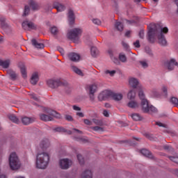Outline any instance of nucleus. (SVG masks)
Returning <instances> with one entry per match:
<instances>
[{"mask_svg": "<svg viewBox=\"0 0 178 178\" xmlns=\"http://www.w3.org/2000/svg\"><path fill=\"white\" fill-rule=\"evenodd\" d=\"M129 83L130 87H132V88H137V86L138 84H140V82L138 81V79L132 77L129 79Z\"/></svg>", "mask_w": 178, "mask_h": 178, "instance_id": "2eb2a0df", "label": "nucleus"}, {"mask_svg": "<svg viewBox=\"0 0 178 178\" xmlns=\"http://www.w3.org/2000/svg\"><path fill=\"white\" fill-rule=\"evenodd\" d=\"M74 111H81V108L77 106H73Z\"/></svg>", "mask_w": 178, "mask_h": 178, "instance_id": "0e129e2a", "label": "nucleus"}, {"mask_svg": "<svg viewBox=\"0 0 178 178\" xmlns=\"http://www.w3.org/2000/svg\"><path fill=\"white\" fill-rule=\"evenodd\" d=\"M54 9H56L58 12H63L65 9H66V7H65V5L59 3V2H55L54 3Z\"/></svg>", "mask_w": 178, "mask_h": 178, "instance_id": "dca6fc26", "label": "nucleus"}, {"mask_svg": "<svg viewBox=\"0 0 178 178\" xmlns=\"http://www.w3.org/2000/svg\"><path fill=\"white\" fill-rule=\"evenodd\" d=\"M115 27L118 31H123L124 26L122 22H115Z\"/></svg>", "mask_w": 178, "mask_h": 178, "instance_id": "473e14b6", "label": "nucleus"}, {"mask_svg": "<svg viewBox=\"0 0 178 178\" xmlns=\"http://www.w3.org/2000/svg\"><path fill=\"white\" fill-rule=\"evenodd\" d=\"M19 67H20L21 73L22 74V77L24 79H27V72L26 70V66L22 65Z\"/></svg>", "mask_w": 178, "mask_h": 178, "instance_id": "2f4dec72", "label": "nucleus"}, {"mask_svg": "<svg viewBox=\"0 0 178 178\" xmlns=\"http://www.w3.org/2000/svg\"><path fill=\"white\" fill-rule=\"evenodd\" d=\"M29 13H30V7L29 6H25L23 16H27V15H29Z\"/></svg>", "mask_w": 178, "mask_h": 178, "instance_id": "ea45409f", "label": "nucleus"}, {"mask_svg": "<svg viewBox=\"0 0 178 178\" xmlns=\"http://www.w3.org/2000/svg\"><path fill=\"white\" fill-rule=\"evenodd\" d=\"M9 75L12 80H16V77H17V75L13 71L10 72Z\"/></svg>", "mask_w": 178, "mask_h": 178, "instance_id": "58836bf2", "label": "nucleus"}, {"mask_svg": "<svg viewBox=\"0 0 178 178\" xmlns=\"http://www.w3.org/2000/svg\"><path fill=\"white\" fill-rule=\"evenodd\" d=\"M166 66L168 70H173V69H175V66L178 67V63L176 62V60L172 58L169 62L167 63Z\"/></svg>", "mask_w": 178, "mask_h": 178, "instance_id": "4468645a", "label": "nucleus"}, {"mask_svg": "<svg viewBox=\"0 0 178 178\" xmlns=\"http://www.w3.org/2000/svg\"><path fill=\"white\" fill-rule=\"evenodd\" d=\"M80 54L74 52H71L68 54V58L70 60H72V62H79L80 60Z\"/></svg>", "mask_w": 178, "mask_h": 178, "instance_id": "9b49d317", "label": "nucleus"}, {"mask_svg": "<svg viewBox=\"0 0 178 178\" xmlns=\"http://www.w3.org/2000/svg\"><path fill=\"white\" fill-rule=\"evenodd\" d=\"M127 24H133L134 23H136V21L134 20H126Z\"/></svg>", "mask_w": 178, "mask_h": 178, "instance_id": "69168bd1", "label": "nucleus"}, {"mask_svg": "<svg viewBox=\"0 0 178 178\" xmlns=\"http://www.w3.org/2000/svg\"><path fill=\"white\" fill-rule=\"evenodd\" d=\"M38 74L37 72L33 73L31 77V83L35 86L38 83Z\"/></svg>", "mask_w": 178, "mask_h": 178, "instance_id": "5701e85b", "label": "nucleus"}, {"mask_svg": "<svg viewBox=\"0 0 178 178\" xmlns=\"http://www.w3.org/2000/svg\"><path fill=\"white\" fill-rule=\"evenodd\" d=\"M139 37H140V38H144V31H140L139 32Z\"/></svg>", "mask_w": 178, "mask_h": 178, "instance_id": "e2e57ef3", "label": "nucleus"}, {"mask_svg": "<svg viewBox=\"0 0 178 178\" xmlns=\"http://www.w3.org/2000/svg\"><path fill=\"white\" fill-rule=\"evenodd\" d=\"M83 33V31L79 28H75L68 32L67 37L70 40H72V41H74V42H77L79 41V37H80V35Z\"/></svg>", "mask_w": 178, "mask_h": 178, "instance_id": "0eeeda50", "label": "nucleus"}, {"mask_svg": "<svg viewBox=\"0 0 178 178\" xmlns=\"http://www.w3.org/2000/svg\"><path fill=\"white\" fill-rule=\"evenodd\" d=\"M93 123L97 126H102V121L97 120V119H92Z\"/></svg>", "mask_w": 178, "mask_h": 178, "instance_id": "37998d69", "label": "nucleus"}, {"mask_svg": "<svg viewBox=\"0 0 178 178\" xmlns=\"http://www.w3.org/2000/svg\"><path fill=\"white\" fill-rule=\"evenodd\" d=\"M134 45L136 48H140V40H136L135 42H134Z\"/></svg>", "mask_w": 178, "mask_h": 178, "instance_id": "6e6d98bb", "label": "nucleus"}, {"mask_svg": "<svg viewBox=\"0 0 178 178\" xmlns=\"http://www.w3.org/2000/svg\"><path fill=\"white\" fill-rule=\"evenodd\" d=\"M156 124L157 126H159V127H165V128H166V124H163L162 122H156Z\"/></svg>", "mask_w": 178, "mask_h": 178, "instance_id": "5fc2aeb1", "label": "nucleus"}, {"mask_svg": "<svg viewBox=\"0 0 178 178\" xmlns=\"http://www.w3.org/2000/svg\"><path fill=\"white\" fill-rule=\"evenodd\" d=\"M92 130H94V131H104V128L101 127H92Z\"/></svg>", "mask_w": 178, "mask_h": 178, "instance_id": "a19ab883", "label": "nucleus"}, {"mask_svg": "<svg viewBox=\"0 0 178 178\" xmlns=\"http://www.w3.org/2000/svg\"><path fill=\"white\" fill-rule=\"evenodd\" d=\"M22 28L24 30H35L37 25H35V24L31 22L24 21L22 22Z\"/></svg>", "mask_w": 178, "mask_h": 178, "instance_id": "9d476101", "label": "nucleus"}, {"mask_svg": "<svg viewBox=\"0 0 178 178\" xmlns=\"http://www.w3.org/2000/svg\"><path fill=\"white\" fill-rule=\"evenodd\" d=\"M138 63L139 66L142 67L143 69H147L148 67V63L145 60H140Z\"/></svg>", "mask_w": 178, "mask_h": 178, "instance_id": "c9c22d12", "label": "nucleus"}, {"mask_svg": "<svg viewBox=\"0 0 178 178\" xmlns=\"http://www.w3.org/2000/svg\"><path fill=\"white\" fill-rule=\"evenodd\" d=\"M127 106L128 108H131V109H137V108L140 106V104L136 101L131 100L129 102H128Z\"/></svg>", "mask_w": 178, "mask_h": 178, "instance_id": "412c9836", "label": "nucleus"}, {"mask_svg": "<svg viewBox=\"0 0 178 178\" xmlns=\"http://www.w3.org/2000/svg\"><path fill=\"white\" fill-rule=\"evenodd\" d=\"M111 98L114 101H122L123 99V95L122 93L112 92Z\"/></svg>", "mask_w": 178, "mask_h": 178, "instance_id": "6ab92c4d", "label": "nucleus"}, {"mask_svg": "<svg viewBox=\"0 0 178 178\" xmlns=\"http://www.w3.org/2000/svg\"><path fill=\"white\" fill-rule=\"evenodd\" d=\"M29 5L33 10H38L40 9V6L34 0H31L29 1Z\"/></svg>", "mask_w": 178, "mask_h": 178, "instance_id": "393cba45", "label": "nucleus"}, {"mask_svg": "<svg viewBox=\"0 0 178 178\" xmlns=\"http://www.w3.org/2000/svg\"><path fill=\"white\" fill-rule=\"evenodd\" d=\"M148 29L149 31L147 34L148 40L149 42H155V40L157 37L159 40V44L165 47V45L167 44V42L163 34H168L169 31L168 27L162 28V26H161L159 24H150L148 26Z\"/></svg>", "mask_w": 178, "mask_h": 178, "instance_id": "f257e3e1", "label": "nucleus"}, {"mask_svg": "<svg viewBox=\"0 0 178 178\" xmlns=\"http://www.w3.org/2000/svg\"><path fill=\"white\" fill-rule=\"evenodd\" d=\"M169 159L178 165V156H169Z\"/></svg>", "mask_w": 178, "mask_h": 178, "instance_id": "c03bdc74", "label": "nucleus"}, {"mask_svg": "<svg viewBox=\"0 0 178 178\" xmlns=\"http://www.w3.org/2000/svg\"><path fill=\"white\" fill-rule=\"evenodd\" d=\"M119 59L121 62H122L123 63L127 62V58L126 57V55H124V54L123 53H120L119 55Z\"/></svg>", "mask_w": 178, "mask_h": 178, "instance_id": "f704fd0d", "label": "nucleus"}, {"mask_svg": "<svg viewBox=\"0 0 178 178\" xmlns=\"http://www.w3.org/2000/svg\"><path fill=\"white\" fill-rule=\"evenodd\" d=\"M40 147L43 151H45L47 148H49V145H51V143H49V140L47 138H44L42 140L40 143Z\"/></svg>", "mask_w": 178, "mask_h": 178, "instance_id": "f8f14e48", "label": "nucleus"}, {"mask_svg": "<svg viewBox=\"0 0 178 178\" xmlns=\"http://www.w3.org/2000/svg\"><path fill=\"white\" fill-rule=\"evenodd\" d=\"M115 73H116V71H115V70L109 71L107 70L105 71L106 74H110V76H114Z\"/></svg>", "mask_w": 178, "mask_h": 178, "instance_id": "49530a36", "label": "nucleus"}, {"mask_svg": "<svg viewBox=\"0 0 178 178\" xmlns=\"http://www.w3.org/2000/svg\"><path fill=\"white\" fill-rule=\"evenodd\" d=\"M60 168L62 169L66 170L69 169L72 166V161L69 159H63L59 161Z\"/></svg>", "mask_w": 178, "mask_h": 178, "instance_id": "1a4fd4ad", "label": "nucleus"}, {"mask_svg": "<svg viewBox=\"0 0 178 178\" xmlns=\"http://www.w3.org/2000/svg\"><path fill=\"white\" fill-rule=\"evenodd\" d=\"M75 17H74V13L73 12V10H69L68 11V20L70 22V24L72 25L74 23V20H75Z\"/></svg>", "mask_w": 178, "mask_h": 178, "instance_id": "aec40b11", "label": "nucleus"}, {"mask_svg": "<svg viewBox=\"0 0 178 178\" xmlns=\"http://www.w3.org/2000/svg\"><path fill=\"white\" fill-rule=\"evenodd\" d=\"M47 84L48 87L53 89L58 88V87H67L69 86L67 81L60 79H49L47 81Z\"/></svg>", "mask_w": 178, "mask_h": 178, "instance_id": "39448f33", "label": "nucleus"}, {"mask_svg": "<svg viewBox=\"0 0 178 178\" xmlns=\"http://www.w3.org/2000/svg\"><path fill=\"white\" fill-rule=\"evenodd\" d=\"M49 154L47 152L38 153L36 156L35 166L37 169H47L49 164Z\"/></svg>", "mask_w": 178, "mask_h": 178, "instance_id": "7ed1b4c3", "label": "nucleus"}, {"mask_svg": "<svg viewBox=\"0 0 178 178\" xmlns=\"http://www.w3.org/2000/svg\"><path fill=\"white\" fill-rule=\"evenodd\" d=\"M77 159L80 165H84V158H83L81 154H77Z\"/></svg>", "mask_w": 178, "mask_h": 178, "instance_id": "e433bc0d", "label": "nucleus"}, {"mask_svg": "<svg viewBox=\"0 0 178 178\" xmlns=\"http://www.w3.org/2000/svg\"><path fill=\"white\" fill-rule=\"evenodd\" d=\"M131 116L133 120H135V122H139L140 120H143V117H141L140 115L138 113H133Z\"/></svg>", "mask_w": 178, "mask_h": 178, "instance_id": "c756f323", "label": "nucleus"}, {"mask_svg": "<svg viewBox=\"0 0 178 178\" xmlns=\"http://www.w3.org/2000/svg\"><path fill=\"white\" fill-rule=\"evenodd\" d=\"M81 178H92V172L91 170H86L83 172Z\"/></svg>", "mask_w": 178, "mask_h": 178, "instance_id": "cd10ccee", "label": "nucleus"}, {"mask_svg": "<svg viewBox=\"0 0 178 178\" xmlns=\"http://www.w3.org/2000/svg\"><path fill=\"white\" fill-rule=\"evenodd\" d=\"M90 54L93 58H97L99 54L98 49L95 47H92L90 49Z\"/></svg>", "mask_w": 178, "mask_h": 178, "instance_id": "c85d7f7f", "label": "nucleus"}, {"mask_svg": "<svg viewBox=\"0 0 178 178\" xmlns=\"http://www.w3.org/2000/svg\"><path fill=\"white\" fill-rule=\"evenodd\" d=\"M146 137L150 140V141H156V138H154L152 135L148 134H146Z\"/></svg>", "mask_w": 178, "mask_h": 178, "instance_id": "09e8293b", "label": "nucleus"}, {"mask_svg": "<svg viewBox=\"0 0 178 178\" xmlns=\"http://www.w3.org/2000/svg\"><path fill=\"white\" fill-rule=\"evenodd\" d=\"M92 23H94V24H96L97 26H99L101 24V20H99V19H94L92 20Z\"/></svg>", "mask_w": 178, "mask_h": 178, "instance_id": "603ef678", "label": "nucleus"}, {"mask_svg": "<svg viewBox=\"0 0 178 178\" xmlns=\"http://www.w3.org/2000/svg\"><path fill=\"white\" fill-rule=\"evenodd\" d=\"M65 120L68 122H72L73 120V117L72 115H65Z\"/></svg>", "mask_w": 178, "mask_h": 178, "instance_id": "4d7b16f0", "label": "nucleus"}, {"mask_svg": "<svg viewBox=\"0 0 178 178\" xmlns=\"http://www.w3.org/2000/svg\"><path fill=\"white\" fill-rule=\"evenodd\" d=\"M103 115L104 116H105L106 118H109V113H108V111L104 110L103 111Z\"/></svg>", "mask_w": 178, "mask_h": 178, "instance_id": "052dcab7", "label": "nucleus"}, {"mask_svg": "<svg viewBox=\"0 0 178 178\" xmlns=\"http://www.w3.org/2000/svg\"><path fill=\"white\" fill-rule=\"evenodd\" d=\"M76 115L79 116V118H84V114L83 113H76Z\"/></svg>", "mask_w": 178, "mask_h": 178, "instance_id": "338daca9", "label": "nucleus"}, {"mask_svg": "<svg viewBox=\"0 0 178 178\" xmlns=\"http://www.w3.org/2000/svg\"><path fill=\"white\" fill-rule=\"evenodd\" d=\"M164 149H165L166 151H170V149H172V147L169 146V145H164L163 147Z\"/></svg>", "mask_w": 178, "mask_h": 178, "instance_id": "680f3d73", "label": "nucleus"}, {"mask_svg": "<svg viewBox=\"0 0 178 178\" xmlns=\"http://www.w3.org/2000/svg\"><path fill=\"white\" fill-rule=\"evenodd\" d=\"M29 95L32 99H34V101H38V97H37V95H35V94L31 92L29 94Z\"/></svg>", "mask_w": 178, "mask_h": 178, "instance_id": "a18cd8bd", "label": "nucleus"}, {"mask_svg": "<svg viewBox=\"0 0 178 178\" xmlns=\"http://www.w3.org/2000/svg\"><path fill=\"white\" fill-rule=\"evenodd\" d=\"M76 141H80L81 143H87L88 140L86 138L80 137L76 138Z\"/></svg>", "mask_w": 178, "mask_h": 178, "instance_id": "de8ad7c7", "label": "nucleus"}, {"mask_svg": "<svg viewBox=\"0 0 178 178\" xmlns=\"http://www.w3.org/2000/svg\"><path fill=\"white\" fill-rule=\"evenodd\" d=\"M6 19H5V17H0L1 26L3 29H8V24H6Z\"/></svg>", "mask_w": 178, "mask_h": 178, "instance_id": "7c9ffc66", "label": "nucleus"}, {"mask_svg": "<svg viewBox=\"0 0 178 178\" xmlns=\"http://www.w3.org/2000/svg\"><path fill=\"white\" fill-rule=\"evenodd\" d=\"M9 165L12 170H17V169L20 168V161L19 160V157L15 152L10 154L9 158Z\"/></svg>", "mask_w": 178, "mask_h": 178, "instance_id": "423d86ee", "label": "nucleus"}, {"mask_svg": "<svg viewBox=\"0 0 178 178\" xmlns=\"http://www.w3.org/2000/svg\"><path fill=\"white\" fill-rule=\"evenodd\" d=\"M35 119L33 118H29V117H23L22 118V122L23 123V124H24L25 126H27L31 123H33V122H35Z\"/></svg>", "mask_w": 178, "mask_h": 178, "instance_id": "f3484780", "label": "nucleus"}, {"mask_svg": "<svg viewBox=\"0 0 178 178\" xmlns=\"http://www.w3.org/2000/svg\"><path fill=\"white\" fill-rule=\"evenodd\" d=\"M122 45L125 49H129V44L126 42H122Z\"/></svg>", "mask_w": 178, "mask_h": 178, "instance_id": "13d9d810", "label": "nucleus"}, {"mask_svg": "<svg viewBox=\"0 0 178 178\" xmlns=\"http://www.w3.org/2000/svg\"><path fill=\"white\" fill-rule=\"evenodd\" d=\"M130 34H131V31H127L125 33V37H130Z\"/></svg>", "mask_w": 178, "mask_h": 178, "instance_id": "774afa93", "label": "nucleus"}, {"mask_svg": "<svg viewBox=\"0 0 178 178\" xmlns=\"http://www.w3.org/2000/svg\"><path fill=\"white\" fill-rule=\"evenodd\" d=\"M85 124H87L88 126H92V122L90 121L88 119L84 120Z\"/></svg>", "mask_w": 178, "mask_h": 178, "instance_id": "864d4df0", "label": "nucleus"}, {"mask_svg": "<svg viewBox=\"0 0 178 178\" xmlns=\"http://www.w3.org/2000/svg\"><path fill=\"white\" fill-rule=\"evenodd\" d=\"M58 51L61 54V55H65V50L62 47H58Z\"/></svg>", "mask_w": 178, "mask_h": 178, "instance_id": "bf43d9fd", "label": "nucleus"}, {"mask_svg": "<svg viewBox=\"0 0 178 178\" xmlns=\"http://www.w3.org/2000/svg\"><path fill=\"white\" fill-rule=\"evenodd\" d=\"M127 98L130 101H131V99H134V98H136V89L129 90V92L127 94Z\"/></svg>", "mask_w": 178, "mask_h": 178, "instance_id": "a878e982", "label": "nucleus"}, {"mask_svg": "<svg viewBox=\"0 0 178 178\" xmlns=\"http://www.w3.org/2000/svg\"><path fill=\"white\" fill-rule=\"evenodd\" d=\"M89 88V95L90 99L94 100V94H95V91H97V85L92 84L88 86Z\"/></svg>", "mask_w": 178, "mask_h": 178, "instance_id": "ddd939ff", "label": "nucleus"}, {"mask_svg": "<svg viewBox=\"0 0 178 178\" xmlns=\"http://www.w3.org/2000/svg\"><path fill=\"white\" fill-rule=\"evenodd\" d=\"M162 91H163V92H164V95L165 97H168V87H166L165 86H163Z\"/></svg>", "mask_w": 178, "mask_h": 178, "instance_id": "8fccbe9b", "label": "nucleus"}, {"mask_svg": "<svg viewBox=\"0 0 178 178\" xmlns=\"http://www.w3.org/2000/svg\"><path fill=\"white\" fill-rule=\"evenodd\" d=\"M51 34H54V35H56V34H58V28H56V26L51 27Z\"/></svg>", "mask_w": 178, "mask_h": 178, "instance_id": "79ce46f5", "label": "nucleus"}, {"mask_svg": "<svg viewBox=\"0 0 178 178\" xmlns=\"http://www.w3.org/2000/svg\"><path fill=\"white\" fill-rule=\"evenodd\" d=\"M112 91L111 90H104L102 92L99 96V101H106V99H109V98H112Z\"/></svg>", "mask_w": 178, "mask_h": 178, "instance_id": "6e6552de", "label": "nucleus"}, {"mask_svg": "<svg viewBox=\"0 0 178 178\" xmlns=\"http://www.w3.org/2000/svg\"><path fill=\"white\" fill-rule=\"evenodd\" d=\"M8 119H10L13 123H16V124H19L20 123V120H19L17 117L13 114L8 115Z\"/></svg>", "mask_w": 178, "mask_h": 178, "instance_id": "bb28decb", "label": "nucleus"}, {"mask_svg": "<svg viewBox=\"0 0 178 178\" xmlns=\"http://www.w3.org/2000/svg\"><path fill=\"white\" fill-rule=\"evenodd\" d=\"M138 97L141 101L140 106L144 113H156V108L149 104V102L145 98V95L144 94V92H143L142 90L139 91Z\"/></svg>", "mask_w": 178, "mask_h": 178, "instance_id": "f03ea898", "label": "nucleus"}, {"mask_svg": "<svg viewBox=\"0 0 178 178\" xmlns=\"http://www.w3.org/2000/svg\"><path fill=\"white\" fill-rule=\"evenodd\" d=\"M170 102L174 105H178V99L176 97H172Z\"/></svg>", "mask_w": 178, "mask_h": 178, "instance_id": "3c124183", "label": "nucleus"}, {"mask_svg": "<svg viewBox=\"0 0 178 178\" xmlns=\"http://www.w3.org/2000/svg\"><path fill=\"white\" fill-rule=\"evenodd\" d=\"M9 65H10V60H1L0 59V66L3 69H8L9 67Z\"/></svg>", "mask_w": 178, "mask_h": 178, "instance_id": "b1692460", "label": "nucleus"}, {"mask_svg": "<svg viewBox=\"0 0 178 178\" xmlns=\"http://www.w3.org/2000/svg\"><path fill=\"white\" fill-rule=\"evenodd\" d=\"M54 131H58V133H65L66 129L62 127H58L54 129Z\"/></svg>", "mask_w": 178, "mask_h": 178, "instance_id": "4c0bfd02", "label": "nucleus"}, {"mask_svg": "<svg viewBox=\"0 0 178 178\" xmlns=\"http://www.w3.org/2000/svg\"><path fill=\"white\" fill-rule=\"evenodd\" d=\"M44 111L47 114H40V120L43 122H51L54 120V118L60 119V114L59 113L48 108H44Z\"/></svg>", "mask_w": 178, "mask_h": 178, "instance_id": "20e7f679", "label": "nucleus"}, {"mask_svg": "<svg viewBox=\"0 0 178 178\" xmlns=\"http://www.w3.org/2000/svg\"><path fill=\"white\" fill-rule=\"evenodd\" d=\"M31 43L32 45H33V47L38 49H44V47H45L44 44L38 42V41H37L35 39H32Z\"/></svg>", "mask_w": 178, "mask_h": 178, "instance_id": "a211bd4d", "label": "nucleus"}, {"mask_svg": "<svg viewBox=\"0 0 178 178\" xmlns=\"http://www.w3.org/2000/svg\"><path fill=\"white\" fill-rule=\"evenodd\" d=\"M71 69L74 72V73H76V74H79V76H83V72H81L80 69L77 68V67L72 66Z\"/></svg>", "mask_w": 178, "mask_h": 178, "instance_id": "72a5a7b5", "label": "nucleus"}, {"mask_svg": "<svg viewBox=\"0 0 178 178\" xmlns=\"http://www.w3.org/2000/svg\"><path fill=\"white\" fill-rule=\"evenodd\" d=\"M140 153L143 154V156H146L147 158H149L150 159H154V155H152V154H151L149 150H148L147 149H143L140 151Z\"/></svg>", "mask_w": 178, "mask_h": 178, "instance_id": "4be33fe9", "label": "nucleus"}]
</instances>
